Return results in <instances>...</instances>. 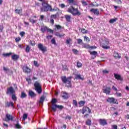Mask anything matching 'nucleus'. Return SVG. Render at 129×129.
<instances>
[{
  "instance_id": "f257e3e1",
  "label": "nucleus",
  "mask_w": 129,
  "mask_h": 129,
  "mask_svg": "<svg viewBox=\"0 0 129 129\" xmlns=\"http://www.w3.org/2000/svg\"><path fill=\"white\" fill-rule=\"evenodd\" d=\"M60 78L62 83L66 84V86L68 87V88L72 87V85L71 84V78H70V77L67 78L66 76H62Z\"/></svg>"
},
{
  "instance_id": "f03ea898",
  "label": "nucleus",
  "mask_w": 129,
  "mask_h": 129,
  "mask_svg": "<svg viewBox=\"0 0 129 129\" xmlns=\"http://www.w3.org/2000/svg\"><path fill=\"white\" fill-rule=\"evenodd\" d=\"M68 12L72 14L73 16H80L81 15V13L79 12L78 9L74 8L73 6H71L68 8Z\"/></svg>"
},
{
  "instance_id": "7ed1b4c3",
  "label": "nucleus",
  "mask_w": 129,
  "mask_h": 129,
  "mask_svg": "<svg viewBox=\"0 0 129 129\" xmlns=\"http://www.w3.org/2000/svg\"><path fill=\"white\" fill-rule=\"evenodd\" d=\"M42 7L40 8L41 12H49L51 9V6L46 2H42Z\"/></svg>"
},
{
  "instance_id": "20e7f679",
  "label": "nucleus",
  "mask_w": 129,
  "mask_h": 129,
  "mask_svg": "<svg viewBox=\"0 0 129 129\" xmlns=\"http://www.w3.org/2000/svg\"><path fill=\"white\" fill-rule=\"evenodd\" d=\"M34 85L35 91H36L38 94H41L42 91V86L41 85V84L39 83L38 82H35Z\"/></svg>"
},
{
  "instance_id": "39448f33",
  "label": "nucleus",
  "mask_w": 129,
  "mask_h": 129,
  "mask_svg": "<svg viewBox=\"0 0 129 129\" xmlns=\"http://www.w3.org/2000/svg\"><path fill=\"white\" fill-rule=\"evenodd\" d=\"M101 46L103 49H110V46H109V41L107 39L105 40V42L101 44Z\"/></svg>"
},
{
  "instance_id": "423d86ee",
  "label": "nucleus",
  "mask_w": 129,
  "mask_h": 129,
  "mask_svg": "<svg viewBox=\"0 0 129 129\" xmlns=\"http://www.w3.org/2000/svg\"><path fill=\"white\" fill-rule=\"evenodd\" d=\"M107 102H109V103H113V104H118V102H117V100L114 98H108L107 99Z\"/></svg>"
},
{
  "instance_id": "0eeeda50",
  "label": "nucleus",
  "mask_w": 129,
  "mask_h": 129,
  "mask_svg": "<svg viewBox=\"0 0 129 129\" xmlns=\"http://www.w3.org/2000/svg\"><path fill=\"white\" fill-rule=\"evenodd\" d=\"M15 92H16L15 91L14 88H13V87H10L7 88L6 94L8 95H11V94L13 95V94H14Z\"/></svg>"
},
{
  "instance_id": "6e6552de",
  "label": "nucleus",
  "mask_w": 129,
  "mask_h": 129,
  "mask_svg": "<svg viewBox=\"0 0 129 129\" xmlns=\"http://www.w3.org/2000/svg\"><path fill=\"white\" fill-rule=\"evenodd\" d=\"M38 48L42 51V52H46L47 51V47L43 45L42 43H39L38 44Z\"/></svg>"
},
{
  "instance_id": "1a4fd4ad",
  "label": "nucleus",
  "mask_w": 129,
  "mask_h": 129,
  "mask_svg": "<svg viewBox=\"0 0 129 129\" xmlns=\"http://www.w3.org/2000/svg\"><path fill=\"white\" fill-rule=\"evenodd\" d=\"M87 111H88L89 113H91V110L88 107L85 106L82 109V114H84Z\"/></svg>"
},
{
  "instance_id": "9d476101",
  "label": "nucleus",
  "mask_w": 129,
  "mask_h": 129,
  "mask_svg": "<svg viewBox=\"0 0 129 129\" xmlns=\"http://www.w3.org/2000/svg\"><path fill=\"white\" fill-rule=\"evenodd\" d=\"M6 121H10V120L13 121L14 120V116L13 115H10L9 114H7L6 115Z\"/></svg>"
},
{
  "instance_id": "9b49d317",
  "label": "nucleus",
  "mask_w": 129,
  "mask_h": 129,
  "mask_svg": "<svg viewBox=\"0 0 129 129\" xmlns=\"http://www.w3.org/2000/svg\"><path fill=\"white\" fill-rule=\"evenodd\" d=\"M99 122L101 125H103V126L107 124V122L106 121V120L105 119H99Z\"/></svg>"
},
{
  "instance_id": "f8f14e48",
  "label": "nucleus",
  "mask_w": 129,
  "mask_h": 129,
  "mask_svg": "<svg viewBox=\"0 0 129 129\" xmlns=\"http://www.w3.org/2000/svg\"><path fill=\"white\" fill-rule=\"evenodd\" d=\"M103 92L106 94H109L110 93V88L106 87L105 89H103Z\"/></svg>"
},
{
  "instance_id": "ddd939ff",
  "label": "nucleus",
  "mask_w": 129,
  "mask_h": 129,
  "mask_svg": "<svg viewBox=\"0 0 129 129\" xmlns=\"http://www.w3.org/2000/svg\"><path fill=\"white\" fill-rule=\"evenodd\" d=\"M23 72L25 73H30L31 72V70L28 68L27 66H24L23 67Z\"/></svg>"
},
{
  "instance_id": "4468645a",
  "label": "nucleus",
  "mask_w": 129,
  "mask_h": 129,
  "mask_svg": "<svg viewBox=\"0 0 129 129\" xmlns=\"http://www.w3.org/2000/svg\"><path fill=\"white\" fill-rule=\"evenodd\" d=\"M114 77H115V79H117V80H120V81H122L121 76L117 74H114Z\"/></svg>"
},
{
  "instance_id": "2eb2a0df",
  "label": "nucleus",
  "mask_w": 129,
  "mask_h": 129,
  "mask_svg": "<svg viewBox=\"0 0 129 129\" xmlns=\"http://www.w3.org/2000/svg\"><path fill=\"white\" fill-rule=\"evenodd\" d=\"M90 12L93 13L94 15H96V16H98V15H99V11H98V10L97 9H92L90 10Z\"/></svg>"
},
{
  "instance_id": "dca6fc26",
  "label": "nucleus",
  "mask_w": 129,
  "mask_h": 129,
  "mask_svg": "<svg viewBox=\"0 0 129 129\" xmlns=\"http://www.w3.org/2000/svg\"><path fill=\"white\" fill-rule=\"evenodd\" d=\"M68 2L70 5H74L76 6L77 5V2L74 0H68Z\"/></svg>"
},
{
  "instance_id": "f3484780",
  "label": "nucleus",
  "mask_w": 129,
  "mask_h": 129,
  "mask_svg": "<svg viewBox=\"0 0 129 129\" xmlns=\"http://www.w3.org/2000/svg\"><path fill=\"white\" fill-rule=\"evenodd\" d=\"M29 95L32 98H34V97H36V93H35L32 91H29Z\"/></svg>"
},
{
  "instance_id": "a211bd4d",
  "label": "nucleus",
  "mask_w": 129,
  "mask_h": 129,
  "mask_svg": "<svg viewBox=\"0 0 129 129\" xmlns=\"http://www.w3.org/2000/svg\"><path fill=\"white\" fill-rule=\"evenodd\" d=\"M62 97L63 99H67L69 97L68 93H67L66 92H63Z\"/></svg>"
},
{
  "instance_id": "6ab92c4d",
  "label": "nucleus",
  "mask_w": 129,
  "mask_h": 129,
  "mask_svg": "<svg viewBox=\"0 0 129 129\" xmlns=\"http://www.w3.org/2000/svg\"><path fill=\"white\" fill-rule=\"evenodd\" d=\"M75 78L78 80H84V78L81 77V75L80 74L75 75Z\"/></svg>"
},
{
  "instance_id": "aec40b11",
  "label": "nucleus",
  "mask_w": 129,
  "mask_h": 129,
  "mask_svg": "<svg viewBox=\"0 0 129 129\" xmlns=\"http://www.w3.org/2000/svg\"><path fill=\"white\" fill-rule=\"evenodd\" d=\"M113 56H114V58H115L116 59H120V58H121V56L120 55H119L118 53H117L116 52H114Z\"/></svg>"
},
{
  "instance_id": "412c9836",
  "label": "nucleus",
  "mask_w": 129,
  "mask_h": 129,
  "mask_svg": "<svg viewBox=\"0 0 129 129\" xmlns=\"http://www.w3.org/2000/svg\"><path fill=\"white\" fill-rule=\"evenodd\" d=\"M19 58H20V56L17 54H14L12 56V60H14V61H17V60H18V59H19Z\"/></svg>"
},
{
  "instance_id": "4be33fe9",
  "label": "nucleus",
  "mask_w": 129,
  "mask_h": 129,
  "mask_svg": "<svg viewBox=\"0 0 129 129\" xmlns=\"http://www.w3.org/2000/svg\"><path fill=\"white\" fill-rule=\"evenodd\" d=\"M10 106H12V107H15L14 106V102H8L7 103H6V107H10Z\"/></svg>"
},
{
  "instance_id": "5701e85b",
  "label": "nucleus",
  "mask_w": 129,
  "mask_h": 129,
  "mask_svg": "<svg viewBox=\"0 0 129 129\" xmlns=\"http://www.w3.org/2000/svg\"><path fill=\"white\" fill-rule=\"evenodd\" d=\"M30 51H31V47H30V45H27L25 48V52L26 53H30Z\"/></svg>"
},
{
  "instance_id": "b1692460",
  "label": "nucleus",
  "mask_w": 129,
  "mask_h": 129,
  "mask_svg": "<svg viewBox=\"0 0 129 129\" xmlns=\"http://www.w3.org/2000/svg\"><path fill=\"white\" fill-rule=\"evenodd\" d=\"M47 30H48V28L46 26H43L41 28V31L43 33H45V32H46V31H47Z\"/></svg>"
},
{
  "instance_id": "393cba45",
  "label": "nucleus",
  "mask_w": 129,
  "mask_h": 129,
  "mask_svg": "<svg viewBox=\"0 0 129 129\" xmlns=\"http://www.w3.org/2000/svg\"><path fill=\"white\" fill-rule=\"evenodd\" d=\"M45 100V96H42L40 97V99L39 101V103L40 104H42L43 102H44V101Z\"/></svg>"
},
{
  "instance_id": "a878e982",
  "label": "nucleus",
  "mask_w": 129,
  "mask_h": 129,
  "mask_svg": "<svg viewBox=\"0 0 129 129\" xmlns=\"http://www.w3.org/2000/svg\"><path fill=\"white\" fill-rule=\"evenodd\" d=\"M12 98L13 101H17V96H16V93L13 94L12 95Z\"/></svg>"
},
{
  "instance_id": "bb28decb",
  "label": "nucleus",
  "mask_w": 129,
  "mask_h": 129,
  "mask_svg": "<svg viewBox=\"0 0 129 129\" xmlns=\"http://www.w3.org/2000/svg\"><path fill=\"white\" fill-rule=\"evenodd\" d=\"M15 12L17 14H18L19 15H21L22 14V12H23V10H22V9H16Z\"/></svg>"
},
{
  "instance_id": "cd10ccee",
  "label": "nucleus",
  "mask_w": 129,
  "mask_h": 129,
  "mask_svg": "<svg viewBox=\"0 0 129 129\" xmlns=\"http://www.w3.org/2000/svg\"><path fill=\"white\" fill-rule=\"evenodd\" d=\"M117 21V18L111 19L109 20L110 24H113V23H115Z\"/></svg>"
},
{
  "instance_id": "c85d7f7f",
  "label": "nucleus",
  "mask_w": 129,
  "mask_h": 129,
  "mask_svg": "<svg viewBox=\"0 0 129 129\" xmlns=\"http://www.w3.org/2000/svg\"><path fill=\"white\" fill-rule=\"evenodd\" d=\"M65 18L66 19L67 22H70L71 20V16L69 15H66Z\"/></svg>"
},
{
  "instance_id": "c756f323",
  "label": "nucleus",
  "mask_w": 129,
  "mask_h": 129,
  "mask_svg": "<svg viewBox=\"0 0 129 129\" xmlns=\"http://www.w3.org/2000/svg\"><path fill=\"white\" fill-rule=\"evenodd\" d=\"M83 47L85 48L86 49H89L90 46L86 43H83Z\"/></svg>"
},
{
  "instance_id": "7c9ffc66",
  "label": "nucleus",
  "mask_w": 129,
  "mask_h": 129,
  "mask_svg": "<svg viewBox=\"0 0 129 129\" xmlns=\"http://www.w3.org/2000/svg\"><path fill=\"white\" fill-rule=\"evenodd\" d=\"M26 97H27V94L25 93L24 92H22L21 93V98H26Z\"/></svg>"
},
{
  "instance_id": "2f4dec72",
  "label": "nucleus",
  "mask_w": 129,
  "mask_h": 129,
  "mask_svg": "<svg viewBox=\"0 0 129 129\" xmlns=\"http://www.w3.org/2000/svg\"><path fill=\"white\" fill-rule=\"evenodd\" d=\"M57 105L56 104H52V109L55 112L56 110Z\"/></svg>"
},
{
  "instance_id": "473e14b6",
  "label": "nucleus",
  "mask_w": 129,
  "mask_h": 129,
  "mask_svg": "<svg viewBox=\"0 0 129 129\" xmlns=\"http://www.w3.org/2000/svg\"><path fill=\"white\" fill-rule=\"evenodd\" d=\"M86 124L87 125L90 126L91 125V120L88 119L86 121Z\"/></svg>"
},
{
  "instance_id": "72a5a7b5",
  "label": "nucleus",
  "mask_w": 129,
  "mask_h": 129,
  "mask_svg": "<svg viewBox=\"0 0 129 129\" xmlns=\"http://www.w3.org/2000/svg\"><path fill=\"white\" fill-rule=\"evenodd\" d=\"M90 55H92L97 56V52L95 51H90Z\"/></svg>"
},
{
  "instance_id": "f704fd0d",
  "label": "nucleus",
  "mask_w": 129,
  "mask_h": 129,
  "mask_svg": "<svg viewBox=\"0 0 129 129\" xmlns=\"http://www.w3.org/2000/svg\"><path fill=\"white\" fill-rule=\"evenodd\" d=\"M79 104L80 106H83L85 104V101H81L79 102Z\"/></svg>"
},
{
  "instance_id": "c9c22d12",
  "label": "nucleus",
  "mask_w": 129,
  "mask_h": 129,
  "mask_svg": "<svg viewBox=\"0 0 129 129\" xmlns=\"http://www.w3.org/2000/svg\"><path fill=\"white\" fill-rule=\"evenodd\" d=\"M73 104L76 107L78 106V103H77V101H76V100H73Z\"/></svg>"
},
{
  "instance_id": "e433bc0d",
  "label": "nucleus",
  "mask_w": 129,
  "mask_h": 129,
  "mask_svg": "<svg viewBox=\"0 0 129 129\" xmlns=\"http://www.w3.org/2000/svg\"><path fill=\"white\" fill-rule=\"evenodd\" d=\"M26 81L28 83V84H32V80H31V78H26Z\"/></svg>"
},
{
  "instance_id": "4c0bfd02",
  "label": "nucleus",
  "mask_w": 129,
  "mask_h": 129,
  "mask_svg": "<svg viewBox=\"0 0 129 129\" xmlns=\"http://www.w3.org/2000/svg\"><path fill=\"white\" fill-rule=\"evenodd\" d=\"M77 66L78 68H80L82 66V63L80 62V61H78L77 62Z\"/></svg>"
},
{
  "instance_id": "58836bf2",
  "label": "nucleus",
  "mask_w": 129,
  "mask_h": 129,
  "mask_svg": "<svg viewBox=\"0 0 129 129\" xmlns=\"http://www.w3.org/2000/svg\"><path fill=\"white\" fill-rule=\"evenodd\" d=\"M12 52H10V53H3V56H4V57H9V56H11V55H12Z\"/></svg>"
},
{
  "instance_id": "ea45409f",
  "label": "nucleus",
  "mask_w": 129,
  "mask_h": 129,
  "mask_svg": "<svg viewBox=\"0 0 129 129\" xmlns=\"http://www.w3.org/2000/svg\"><path fill=\"white\" fill-rule=\"evenodd\" d=\"M80 31L81 32V33H83V34H86V33H87V30H85V29H80Z\"/></svg>"
},
{
  "instance_id": "a19ab883",
  "label": "nucleus",
  "mask_w": 129,
  "mask_h": 129,
  "mask_svg": "<svg viewBox=\"0 0 129 129\" xmlns=\"http://www.w3.org/2000/svg\"><path fill=\"white\" fill-rule=\"evenodd\" d=\"M27 118H28V114H27L26 113L24 114L23 115V120H26V119H27Z\"/></svg>"
},
{
  "instance_id": "79ce46f5",
  "label": "nucleus",
  "mask_w": 129,
  "mask_h": 129,
  "mask_svg": "<svg viewBox=\"0 0 129 129\" xmlns=\"http://www.w3.org/2000/svg\"><path fill=\"white\" fill-rule=\"evenodd\" d=\"M15 127H16V128H22V126L19 123H17L16 125H15Z\"/></svg>"
},
{
  "instance_id": "37998d69",
  "label": "nucleus",
  "mask_w": 129,
  "mask_h": 129,
  "mask_svg": "<svg viewBox=\"0 0 129 129\" xmlns=\"http://www.w3.org/2000/svg\"><path fill=\"white\" fill-rule=\"evenodd\" d=\"M29 21H30V23H32V24H35V23H37V20H35L33 19H30L29 20Z\"/></svg>"
},
{
  "instance_id": "c03bdc74",
  "label": "nucleus",
  "mask_w": 129,
  "mask_h": 129,
  "mask_svg": "<svg viewBox=\"0 0 129 129\" xmlns=\"http://www.w3.org/2000/svg\"><path fill=\"white\" fill-rule=\"evenodd\" d=\"M78 41V44L80 45L81 44H83V42H82V39H77Z\"/></svg>"
},
{
  "instance_id": "a18cd8bd",
  "label": "nucleus",
  "mask_w": 129,
  "mask_h": 129,
  "mask_svg": "<svg viewBox=\"0 0 129 129\" xmlns=\"http://www.w3.org/2000/svg\"><path fill=\"white\" fill-rule=\"evenodd\" d=\"M51 44L55 45H57V43H56V40H55V38H53L51 40Z\"/></svg>"
},
{
  "instance_id": "49530a36",
  "label": "nucleus",
  "mask_w": 129,
  "mask_h": 129,
  "mask_svg": "<svg viewBox=\"0 0 129 129\" xmlns=\"http://www.w3.org/2000/svg\"><path fill=\"white\" fill-rule=\"evenodd\" d=\"M84 40L86 41V42H90V39L87 36H85L84 37Z\"/></svg>"
},
{
  "instance_id": "de8ad7c7",
  "label": "nucleus",
  "mask_w": 129,
  "mask_h": 129,
  "mask_svg": "<svg viewBox=\"0 0 129 129\" xmlns=\"http://www.w3.org/2000/svg\"><path fill=\"white\" fill-rule=\"evenodd\" d=\"M55 36H57V37H59V38H61V37H63L62 35L60 34L58 32H56L55 33Z\"/></svg>"
},
{
  "instance_id": "09e8293b",
  "label": "nucleus",
  "mask_w": 129,
  "mask_h": 129,
  "mask_svg": "<svg viewBox=\"0 0 129 129\" xmlns=\"http://www.w3.org/2000/svg\"><path fill=\"white\" fill-rule=\"evenodd\" d=\"M51 101H52V104H55V103L57 102V99H56L55 98H53L52 99Z\"/></svg>"
},
{
  "instance_id": "8fccbe9b",
  "label": "nucleus",
  "mask_w": 129,
  "mask_h": 129,
  "mask_svg": "<svg viewBox=\"0 0 129 129\" xmlns=\"http://www.w3.org/2000/svg\"><path fill=\"white\" fill-rule=\"evenodd\" d=\"M58 8L52 9V8L50 7V12H56V11H58Z\"/></svg>"
},
{
  "instance_id": "3c124183",
  "label": "nucleus",
  "mask_w": 129,
  "mask_h": 129,
  "mask_svg": "<svg viewBox=\"0 0 129 129\" xmlns=\"http://www.w3.org/2000/svg\"><path fill=\"white\" fill-rule=\"evenodd\" d=\"M30 44L31 45V46H35V45L36 44V43H35V41H31Z\"/></svg>"
},
{
  "instance_id": "603ef678",
  "label": "nucleus",
  "mask_w": 129,
  "mask_h": 129,
  "mask_svg": "<svg viewBox=\"0 0 129 129\" xmlns=\"http://www.w3.org/2000/svg\"><path fill=\"white\" fill-rule=\"evenodd\" d=\"M3 70L4 71H5V72H8V71H9V68H6V67H3Z\"/></svg>"
},
{
  "instance_id": "864d4df0",
  "label": "nucleus",
  "mask_w": 129,
  "mask_h": 129,
  "mask_svg": "<svg viewBox=\"0 0 129 129\" xmlns=\"http://www.w3.org/2000/svg\"><path fill=\"white\" fill-rule=\"evenodd\" d=\"M51 19H56L57 16L56 15H52L50 17Z\"/></svg>"
},
{
  "instance_id": "5fc2aeb1",
  "label": "nucleus",
  "mask_w": 129,
  "mask_h": 129,
  "mask_svg": "<svg viewBox=\"0 0 129 129\" xmlns=\"http://www.w3.org/2000/svg\"><path fill=\"white\" fill-rule=\"evenodd\" d=\"M89 49H90L91 50L96 49V46H90Z\"/></svg>"
},
{
  "instance_id": "6e6d98bb",
  "label": "nucleus",
  "mask_w": 129,
  "mask_h": 129,
  "mask_svg": "<svg viewBox=\"0 0 129 129\" xmlns=\"http://www.w3.org/2000/svg\"><path fill=\"white\" fill-rule=\"evenodd\" d=\"M73 52H74L75 54H77V53H78V50L77 49H73Z\"/></svg>"
},
{
  "instance_id": "4d7b16f0",
  "label": "nucleus",
  "mask_w": 129,
  "mask_h": 129,
  "mask_svg": "<svg viewBox=\"0 0 129 129\" xmlns=\"http://www.w3.org/2000/svg\"><path fill=\"white\" fill-rule=\"evenodd\" d=\"M15 41L16 42H17V43H18V42H20V41H21V38H19V37L16 38L15 39Z\"/></svg>"
},
{
  "instance_id": "13d9d810",
  "label": "nucleus",
  "mask_w": 129,
  "mask_h": 129,
  "mask_svg": "<svg viewBox=\"0 0 129 129\" xmlns=\"http://www.w3.org/2000/svg\"><path fill=\"white\" fill-rule=\"evenodd\" d=\"M57 108H58L59 109H63V106L62 105H57Z\"/></svg>"
},
{
  "instance_id": "bf43d9fd",
  "label": "nucleus",
  "mask_w": 129,
  "mask_h": 129,
  "mask_svg": "<svg viewBox=\"0 0 129 129\" xmlns=\"http://www.w3.org/2000/svg\"><path fill=\"white\" fill-rule=\"evenodd\" d=\"M62 70L65 71L67 70V66H62Z\"/></svg>"
},
{
  "instance_id": "052dcab7",
  "label": "nucleus",
  "mask_w": 129,
  "mask_h": 129,
  "mask_svg": "<svg viewBox=\"0 0 129 129\" xmlns=\"http://www.w3.org/2000/svg\"><path fill=\"white\" fill-rule=\"evenodd\" d=\"M103 74H107L108 73V71L105 70L103 71Z\"/></svg>"
},
{
  "instance_id": "680f3d73",
  "label": "nucleus",
  "mask_w": 129,
  "mask_h": 129,
  "mask_svg": "<svg viewBox=\"0 0 129 129\" xmlns=\"http://www.w3.org/2000/svg\"><path fill=\"white\" fill-rule=\"evenodd\" d=\"M116 95L118 97H120V96H121V93H119L117 92V93H116Z\"/></svg>"
},
{
  "instance_id": "e2e57ef3",
  "label": "nucleus",
  "mask_w": 129,
  "mask_h": 129,
  "mask_svg": "<svg viewBox=\"0 0 129 129\" xmlns=\"http://www.w3.org/2000/svg\"><path fill=\"white\" fill-rule=\"evenodd\" d=\"M34 64L35 66H37V67H38V66H39V64H38V62L37 61H34Z\"/></svg>"
},
{
  "instance_id": "0e129e2a",
  "label": "nucleus",
  "mask_w": 129,
  "mask_h": 129,
  "mask_svg": "<svg viewBox=\"0 0 129 129\" xmlns=\"http://www.w3.org/2000/svg\"><path fill=\"white\" fill-rule=\"evenodd\" d=\"M20 35L21 36V37H24V36L25 35V32H21Z\"/></svg>"
},
{
  "instance_id": "69168bd1",
  "label": "nucleus",
  "mask_w": 129,
  "mask_h": 129,
  "mask_svg": "<svg viewBox=\"0 0 129 129\" xmlns=\"http://www.w3.org/2000/svg\"><path fill=\"white\" fill-rule=\"evenodd\" d=\"M50 22L51 24H52V25L54 24V19L51 18L50 19Z\"/></svg>"
},
{
  "instance_id": "338daca9",
  "label": "nucleus",
  "mask_w": 129,
  "mask_h": 129,
  "mask_svg": "<svg viewBox=\"0 0 129 129\" xmlns=\"http://www.w3.org/2000/svg\"><path fill=\"white\" fill-rule=\"evenodd\" d=\"M56 28L57 29V30H60L62 27L60 25H56Z\"/></svg>"
},
{
  "instance_id": "774afa93",
  "label": "nucleus",
  "mask_w": 129,
  "mask_h": 129,
  "mask_svg": "<svg viewBox=\"0 0 129 129\" xmlns=\"http://www.w3.org/2000/svg\"><path fill=\"white\" fill-rule=\"evenodd\" d=\"M112 127H113V129H117V125H113Z\"/></svg>"
}]
</instances>
